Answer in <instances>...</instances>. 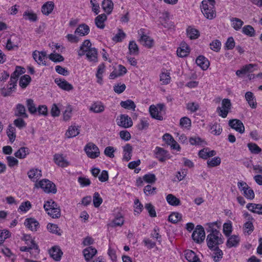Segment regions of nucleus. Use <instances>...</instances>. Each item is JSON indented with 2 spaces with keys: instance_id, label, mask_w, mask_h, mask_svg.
<instances>
[{
  "instance_id": "f257e3e1",
  "label": "nucleus",
  "mask_w": 262,
  "mask_h": 262,
  "mask_svg": "<svg viewBox=\"0 0 262 262\" xmlns=\"http://www.w3.org/2000/svg\"><path fill=\"white\" fill-rule=\"evenodd\" d=\"M91 46L89 40H84L80 47L78 54L82 56L86 54V58L90 61L97 62V50L95 48H91Z\"/></svg>"
},
{
  "instance_id": "f03ea898",
  "label": "nucleus",
  "mask_w": 262,
  "mask_h": 262,
  "mask_svg": "<svg viewBox=\"0 0 262 262\" xmlns=\"http://www.w3.org/2000/svg\"><path fill=\"white\" fill-rule=\"evenodd\" d=\"M209 228L210 229L207 230V232H209L210 233L207 236L206 242L208 247L212 250L218 247V245L223 244L224 241L222 238V235L219 230L212 228L210 226Z\"/></svg>"
},
{
  "instance_id": "7ed1b4c3",
  "label": "nucleus",
  "mask_w": 262,
  "mask_h": 262,
  "mask_svg": "<svg viewBox=\"0 0 262 262\" xmlns=\"http://www.w3.org/2000/svg\"><path fill=\"white\" fill-rule=\"evenodd\" d=\"M43 208L48 214L52 218L58 219L60 216V208L52 200L45 202Z\"/></svg>"
},
{
  "instance_id": "20e7f679",
  "label": "nucleus",
  "mask_w": 262,
  "mask_h": 262,
  "mask_svg": "<svg viewBox=\"0 0 262 262\" xmlns=\"http://www.w3.org/2000/svg\"><path fill=\"white\" fill-rule=\"evenodd\" d=\"M200 7L202 12L206 18L212 19L215 17L216 11L214 8V5H208L207 1L204 0L202 2Z\"/></svg>"
},
{
  "instance_id": "39448f33",
  "label": "nucleus",
  "mask_w": 262,
  "mask_h": 262,
  "mask_svg": "<svg viewBox=\"0 0 262 262\" xmlns=\"http://www.w3.org/2000/svg\"><path fill=\"white\" fill-rule=\"evenodd\" d=\"M231 107V103L229 99H224L222 101V107H217L216 112L219 115L223 118L227 117Z\"/></svg>"
},
{
  "instance_id": "423d86ee",
  "label": "nucleus",
  "mask_w": 262,
  "mask_h": 262,
  "mask_svg": "<svg viewBox=\"0 0 262 262\" xmlns=\"http://www.w3.org/2000/svg\"><path fill=\"white\" fill-rule=\"evenodd\" d=\"M191 236L195 243L199 244L203 242L205 237L204 228L201 225H197Z\"/></svg>"
},
{
  "instance_id": "0eeeda50",
  "label": "nucleus",
  "mask_w": 262,
  "mask_h": 262,
  "mask_svg": "<svg viewBox=\"0 0 262 262\" xmlns=\"http://www.w3.org/2000/svg\"><path fill=\"white\" fill-rule=\"evenodd\" d=\"M39 185L46 192L55 193L57 191L55 185L48 180L44 179L40 181Z\"/></svg>"
},
{
  "instance_id": "6e6552de",
  "label": "nucleus",
  "mask_w": 262,
  "mask_h": 262,
  "mask_svg": "<svg viewBox=\"0 0 262 262\" xmlns=\"http://www.w3.org/2000/svg\"><path fill=\"white\" fill-rule=\"evenodd\" d=\"M117 124L121 127L128 128L133 125V121L128 115H121L117 119Z\"/></svg>"
},
{
  "instance_id": "1a4fd4ad",
  "label": "nucleus",
  "mask_w": 262,
  "mask_h": 262,
  "mask_svg": "<svg viewBox=\"0 0 262 262\" xmlns=\"http://www.w3.org/2000/svg\"><path fill=\"white\" fill-rule=\"evenodd\" d=\"M229 125L233 129L240 134H243L245 131V127L243 122L236 119H231L229 121Z\"/></svg>"
},
{
  "instance_id": "9d476101",
  "label": "nucleus",
  "mask_w": 262,
  "mask_h": 262,
  "mask_svg": "<svg viewBox=\"0 0 262 262\" xmlns=\"http://www.w3.org/2000/svg\"><path fill=\"white\" fill-rule=\"evenodd\" d=\"M33 57L34 59L39 64L43 66L46 65V59H47V54L45 51H35L33 53Z\"/></svg>"
},
{
  "instance_id": "9b49d317",
  "label": "nucleus",
  "mask_w": 262,
  "mask_h": 262,
  "mask_svg": "<svg viewBox=\"0 0 262 262\" xmlns=\"http://www.w3.org/2000/svg\"><path fill=\"white\" fill-rule=\"evenodd\" d=\"M156 157L158 159L160 162H164L166 159L169 158L168 151L163 148L156 147L155 150Z\"/></svg>"
},
{
  "instance_id": "f8f14e48",
  "label": "nucleus",
  "mask_w": 262,
  "mask_h": 262,
  "mask_svg": "<svg viewBox=\"0 0 262 262\" xmlns=\"http://www.w3.org/2000/svg\"><path fill=\"white\" fill-rule=\"evenodd\" d=\"M97 146L93 143H89L85 146L84 150L89 157L95 158L98 156L97 152L96 151Z\"/></svg>"
},
{
  "instance_id": "ddd939ff",
  "label": "nucleus",
  "mask_w": 262,
  "mask_h": 262,
  "mask_svg": "<svg viewBox=\"0 0 262 262\" xmlns=\"http://www.w3.org/2000/svg\"><path fill=\"white\" fill-rule=\"evenodd\" d=\"M49 254L54 260L59 261L63 253L59 247L54 246L49 250Z\"/></svg>"
},
{
  "instance_id": "4468645a",
  "label": "nucleus",
  "mask_w": 262,
  "mask_h": 262,
  "mask_svg": "<svg viewBox=\"0 0 262 262\" xmlns=\"http://www.w3.org/2000/svg\"><path fill=\"white\" fill-rule=\"evenodd\" d=\"M55 82L59 88L66 91H70L73 88L72 84L63 79L56 78Z\"/></svg>"
},
{
  "instance_id": "2eb2a0df",
  "label": "nucleus",
  "mask_w": 262,
  "mask_h": 262,
  "mask_svg": "<svg viewBox=\"0 0 262 262\" xmlns=\"http://www.w3.org/2000/svg\"><path fill=\"white\" fill-rule=\"evenodd\" d=\"M195 62L196 64L203 70H207L209 66V62L208 60L204 56L202 55L199 56L197 57Z\"/></svg>"
},
{
  "instance_id": "dca6fc26",
  "label": "nucleus",
  "mask_w": 262,
  "mask_h": 262,
  "mask_svg": "<svg viewBox=\"0 0 262 262\" xmlns=\"http://www.w3.org/2000/svg\"><path fill=\"white\" fill-rule=\"evenodd\" d=\"M14 115L15 116L24 118H27L28 117V115L26 113V110L25 106L20 103H18L16 105Z\"/></svg>"
},
{
  "instance_id": "f3484780",
  "label": "nucleus",
  "mask_w": 262,
  "mask_h": 262,
  "mask_svg": "<svg viewBox=\"0 0 262 262\" xmlns=\"http://www.w3.org/2000/svg\"><path fill=\"white\" fill-rule=\"evenodd\" d=\"M25 225L32 231H36L39 228V223L33 218L27 219L25 220Z\"/></svg>"
},
{
  "instance_id": "a211bd4d",
  "label": "nucleus",
  "mask_w": 262,
  "mask_h": 262,
  "mask_svg": "<svg viewBox=\"0 0 262 262\" xmlns=\"http://www.w3.org/2000/svg\"><path fill=\"white\" fill-rule=\"evenodd\" d=\"M189 51L188 46L186 43H182L177 49V53L178 56L184 57L188 55Z\"/></svg>"
},
{
  "instance_id": "6ab92c4d",
  "label": "nucleus",
  "mask_w": 262,
  "mask_h": 262,
  "mask_svg": "<svg viewBox=\"0 0 262 262\" xmlns=\"http://www.w3.org/2000/svg\"><path fill=\"white\" fill-rule=\"evenodd\" d=\"M55 7L54 3L52 1H48L43 4L41 7V12L46 15H49L53 10Z\"/></svg>"
},
{
  "instance_id": "aec40b11",
  "label": "nucleus",
  "mask_w": 262,
  "mask_h": 262,
  "mask_svg": "<svg viewBox=\"0 0 262 262\" xmlns=\"http://www.w3.org/2000/svg\"><path fill=\"white\" fill-rule=\"evenodd\" d=\"M216 154V151L214 150H210L208 148H204L199 151V156L202 159H207L215 156Z\"/></svg>"
},
{
  "instance_id": "412c9836",
  "label": "nucleus",
  "mask_w": 262,
  "mask_h": 262,
  "mask_svg": "<svg viewBox=\"0 0 262 262\" xmlns=\"http://www.w3.org/2000/svg\"><path fill=\"white\" fill-rule=\"evenodd\" d=\"M54 162L58 166L62 167H65L69 165V162H68L62 155L56 154L54 157Z\"/></svg>"
},
{
  "instance_id": "4be33fe9",
  "label": "nucleus",
  "mask_w": 262,
  "mask_h": 262,
  "mask_svg": "<svg viewBox=\"0 0 262 262\" xmlns=\"http://www.w3.org/2000/svg\"><path fill=\"white\" fill-rule=\"evenodd\" d=\"M185 256L188 262H201L199 258L192 250H187L185 253Z\"/></svg>"
},
{
  "instance_id": "5701e85b",
  "label": "nucleus",
  "mask_w": 262,
  "mask_h": 262,
  "mask_svg": "<svg viewBox=\"0 0 262 262\" xmlns=\"http://www.w3.org/2000/svg\"><path fill=\"white\" fill-rule=\"evenodd\" d=\"M79 134L78 127L76 126H70L67 130L65 136L68 138H71L76 137Z\"/></svg>"
},
{
  "instance_id": "b1692460",
  "label": "nucleus",
  "mask_w": 262,
  "mask_h": 262,
  "mask_svg": "<svg viewBox=\"0 0 262 262\" xmlns=\"http://www.w3.org/2000/svg\"><path fill=\"white\" fill-rule=\"evenodd\" d=\"M246 207L249 211L253 213L262 214V204L248 203L246 205Z\"/></svg>"
},
{
  "instance_id": "393cba45",
  "label": "nucleus",
  "mask_w": 262,
  "mask_h": 262,
  "mask_svg": "<svg viewBox=\"0 0 262 262\" xmlns=\"http://www.w3.org/2000/svg\"><path fill=\"white\" fill-rule=\"evenodd\" d=\"M245 99L248 102L249 106L252 108L256 107L257 103L255 101V98L253 94L251 92H247L245 94Z\"/></svg>"
},
{
  "instance_id": "a878e982",
  "label": "nucleus",
  "mask_w": 262,
  "mask_h": 262,
  "mask_svg": "<svg viewBox=\"0 0 262 262\" xmlns=\"http://www.w3.org/2000/svg\"><path fill=\"white\" fill-rule=\"evenodd\" d=\"M133 148L129 144H126L123 147V160L125 161H128L132 156Z\"/></svg>"
},
{
  "instance_id": "bb28decb",
  "label": "nucleus",
  "mask_w": 262,
  "mask_h": 262,
  "mask_svg": "<svg viewBox=\"0 0 262 262\" xmlns=\"http://www.w3.org/2000/svg\"><path fill=\"white\" fill-rule=\"evenodd\" d=\"M83 253L85 260L88 261L95 255L97 250L92 247H89L83 250Z\"/></svg>"
},
{
  "instance_id": "cd10ccee",
  "label": "nucleus",
  "mask_w": 262,
  "mask_h": 262,
  "mask_svg": "<svg viewBox=\"0 0 262 262\" xmlns=\"http://www.w3.org/2000/svg\"><path fill=\"white\" fill-rule=\"evenodd\" d=\"M239 240L238 236L233 235L228 239L226 243V246L229 248L233 247H236L239 244Z\"/></svg>"
},
{
  "instance_id": "c85d7f7f",
  "label": "nucleus",
  "mask_w": 262,
  "mask_h": 262,
  "mask_svg": "<svg viewBox=\"0 0 262 262\" xmlns=\"http://www.w3.org/2000/svg\"><path fill=\"white\" fill-rule=\"evenodd\" d=\"M29 178L33 181H37L41 177V171L37 169H32L28 172Z\"/></svg>"
},
{
  "instance_id": "c756f323",
  "label": "nucleus",
  "mask_w": 262,
  "mask_h": 262,
  "mask_svg": "<svg viewBox=\"0 0 262 262\" xmlns=\"http://www.w3.org/2000/svg\"><path fill=\"white\" fill-rule=\"evenodd\" d=\"M149 112L152 118L158 120H163V116L159 114L160 112L158 111V108H157L156 106L154 105H150L149 107Z\"/></svg>"
},
{
  "instance_id": "7c9ffc66",
  "label": "nucleus",
  "mask_w": 262,
  "mask_h": 262,
  "mask_svg": "<svg viewBox=\"0 0 262 262\" xmlns=\"http://www.w3.org/2000/svg\"><path fill=\"white\" fill-rule=\"evenodd\" d=\"M114 4L111 0H103L102 3V7L107 14H110L113 9Z\"/></svg>"
},
{
  "instance_id": "2f4dec72",
  "label": "nucleus",
  "mask_w": 262,
  "mask_h": 262,
  "mask_svg": "<svg viewBox=\"0 0 262 262\" xmlns=\"http://www.w3.org/2000/svg\"><path fill=\"white\" fill-rule=\"evenodd\" d=\"M140 41L143 46L148 48H150L153 46V40L146 35H142L140 39Z\"/></svg>"
},
{
  "instance_id": "473e14b6",
  "label": "nucleus",
  "mask_w": 262,
  "mask_h": 262,
  "mask_svg": "<svg viewBox=\"0 0 262 262\" xmlns=\"http://www.w3.org/2000/svg\"><path fill=\"white\" fill-rule=\"evenodd\" d=\"M212 250L214 251L212 254V258L215 262H219L223 258V251L219 249V247L213 248Z\"/></svg>"
},
{
  "instance_id": "72a5a7b5",
  "label": "nucleus",
  "mask_w": 262,
  "mask_h": 262,
  "mask_svg": "<svg viewBox=\"0 0 262 262\" xmlns=\"http://www.w3.org/2000/svg\"><path fill=\"white\" fill-rule=\"evenodd\" d=\"M166 201L171 206H177L181 204L180 200L172 194L167 195Z\"/></svg>"
},
{
  "instance_id": "f704fd0d",
  "label": "nucleus",
  "mask_w": 262,
  "mask_h": 262,
  "mask_svg": "<svg viewBox=\"0 0 262 262\" xmlns=\"http://www.w3.org/2000/svg\"><path fill=\"white\" fill-rule=\"evenodd\" d=\"M230 21L232 23V26L236 31L240 30L244 24L243 20L236 17L231 18Z\"/></svg>"
},
{
  "instance_id": "c9c22d12",
  "label": "nucleus",
  "mask_w": 262,
  "mask_h": 262,
  "mask_svg": "<svg viewBox=\"0 0 262 262\" xmlns=\"http://www.w3.org/2000/svg\"><path fill=\"white\" fill-rule=\"evenodd\" d=\"M89 27L86 25H80L75 30V33L80 36H84L89 32Z\"/></svg>"
},
{
  "instance_id": "e433bc0d",
  "label": "nucleus",
  "mask_w": 262,
  "mask_h": 262,
  "mask_svg": "<svg viewBox=\"0 0 262 262\" xmlns=\"http://www.w3.org/2000/svg\"><path fill=\"white\" fill-rule=\"evenodd\" d=\"M120 105L125 109L132 110L133 111H135L136 107L134 102L130 99L121 101L120 102Z\"/></svg>"
},
{
  "instance_id": "4c0bfd02",
  "label": "nucleus",
  "mask_w": 262,
  "mask_h": 262,
  "mask_svg": "<svg viewBox=\"0 0 262 262\" xmlns=\"http://www.w3.org/2000/svg\"><path fill=\"white\" fill-rule=\"evenodd\" d=\"M29 154V150L27 147H21L14 154V155L18 158L24 159Z\"/></svg>"
},
{
  "instance_id": "58836bf2",
  "label": "nucleus",
  "mask_w": 262,
  "mask_h": 262,
  "mask_svg": "<svg viewBox=\"0 0 262 262\" xmlns=\"http://www.w3.org/2000/svg\"><path fill=\"white\" fill-rule=\"evenodd\" d=\"M211 133L215 135H219L221 134L222 128L221 125L217 123L209 124Z\"/></svg>"
},
{
  "instance_id": "ea45409f",
  "label": "nucleus",
  "mask_w": 262,
  "mask_h": 262,
  "mask_svg": "<svg viewBox=\"0 0 262 262\" xmlns=\"http://www.w3.org/2000/svg\"><path fill=\"white\" fill-rule=\"evenodd\" d=\"M187 36L191 39H196L200 36L199 31L194 28L188 27L187 29Z\"/></svg>"
},
{
  "instance_id": "a19ab883",
  "label": "nucleus",
  "mask_w": 262,
  "mask_h": 262,
  "mask_svg": "<svg viewBox=\"0 0 262 262\" xmlns=\"http://www.w3.org/2000/svg\"><path fill=\"white\" fill-rule=\"evenodd\" d=\"M7 135L11 143H13L16 137L15 128L11 125H9L7 128Z\"/></svg>"
},
{
  "instance_id": "79ce46f5",
  "label": "nucleus",
  "mask_w": 262,
  "mask_h": 262,
  "mask_svg": "<svg viewBox=\"0 0 262 262\" xmlns=\"http://www.w3.org/2000/svg\"><path fill=\"white\" fill-rule=\"evenodd\" d=\"M26 105L30 114H34L37 112V108L32 99H28L26 100Z\"/></svg>"
},
{
  "instance_id": "37998d69",
  "label": "nucleus",
  "mask_w": 262,
  "mask_h": 262,
  "mask_svg": "<svg viewBox=\"0 0 262 262\" xmlns=\"http://www.w3.org/2000/svg\"><path fill=\"white\" fill-rule=\"evenodd\" d=\"M31 80V78L29 75H25L23 76L19 80V86L23 89L26 88L30 82Z\"/></svg>"
},
{
  "instance_id": "c03bdc74",
  "label": "nucleus",
  "mask_w": 262,
  "mask_h": 262,
  "mask_svg": "<svg viewBox=\"0 0 262 262\" xmlns=\"http://www.w3.org/2000/svg\"><path fill=\"white\" fill-rule=\"evenodd\" d=\"M242 32L250 37L254 36L255 34L254 28L250 25L245 26L242 29Z\"/></svg>"
},
{
  "instance_id": "a18cd8bd",
  "label": "nucleus",
  "mask_w": 262,
  "mask_h": 262,
  "mask_svg": "<svg viewBox=\"0 0 262 262\" xmlns=\"http://www.w3.org/2000/svg\"><path fill=\"white\" fill-rule=\"evenodd\" d=\"M182 214L178 212H172L168 217L169 222L176 224L182 219Z\"/></svg>"
},
{
  "instance_id": "49530a36",
  "label": "nucleus",
  "mask_w": 262,
  "mask_h": 262,
  "mask_svg": "<svg viewBox=\"0 0 262 262\" xmlns=\"http://www.w3.org/2000/svg\"><path fill=\"white\" fill-rule=\"evenodd\" d=\"M31 206L30 202L28 201L23 202L19 206L18 211L19 212H26L31 208Z\"/></svg>"
},
{
  "instance_id": "de8ad7c7",
  "label": "nucleus",
  "mask_w": 262,
  "mask_h": 262,
  "mask_svg": "<svg viewBox=\"0 0 262 262\" xmlns=\"http://www.w3.org/2000/svg\"><path fill=\"white\" fill-rule=\"evenodd\" d=\"M128 49L130 54L138 55L139 54V48L134 41H130L128 46Z\"/></svg>"
},
{
  "instance_id": "09e8293b",
  "label": "nucleus",
  "mask_w": 262,
  "mask_h": 262,
  "mask_svg": "<svg viewBox=\"0 0 262 262\" xmlns=\"http://www.w3.org/2000/svg\"><path fill=\"white\" fill-rule=\"evenodd\" d=\"M221 162V158L219 157H216L208 160L207 163L208 167H213L219 165Z\"/></svg>"
},
{
  "instance_id": "8fccbe9b",
  "label": "nucleus",
  "mask_w": 262,
  "mask_h": 262,
  "mask_svg": "<svg viewBox=\"0 0 262 262\" xmlns=\"http://www.w3.org/2000/svg\"><path fill=\"white\" fill-rule=\"evenodd\" d=\"M17 37L15 35L11 36V37L8 39L6 45V48L8 50H11L15 47H17V43L14 42L15 39Z\"/></svg>"
},
{
  "instance_id": "3c124183",
  "label": "nucleus",
  "mask_w": 262,
  "mask_h": 262,
  "mask_svg": "<svg viewBox=\"0 0 262 262\" xmlns=\"http://www.w3.org/2000/svg\"><path fill=\"white\" fill-rule=\"evenodd\" d=\"M247 146L249 150L253 154H258L261 151V149L255 143H249Z\"/></svg>"
},
{
  "instance_id": "603ef678",
  "label": "nucleus",
  "mask_w": 262,
  "mask_h": 262,
  "mask_svg": "<svg viewBox=\"0 0 262 262\" xmlns=\"http://www.w3.org/2000/svg\"><path fill=\"white\" fill-rule=\"evenodd\" d=\"M23 17L25 19H28L31 21H35L37 19V16L35 13L28 11L24 13Z\"/></svg>"
},
{
  "instance_id": "864d4df0",
  "label": "nucleus",
  "mask_w": 262,
  "mask_h": 262,
  "mask_svg": "<svg viewBox=\"0 0 262 262\" xmlns=\"http://www.w3.org/2000/svg\"><path fill=\"white\" fill-rule=\"evenodd\" d=\"M125 36V33L122 30L119 29L118 32L113 37L112 39L116 42H121Z\"/></svg>"
},
{
  "instance_id": "5fc2aeb1",
  "label": "nucleus",
  "mask_w": 262,
  "mask_h": 262,
  "mask_svg": "<svg viewBox=\"0 0 262 262\" xmlns=\"http://www.w3.org/2000/svg\"><path fill=\"white\" fill-rule=\"evenodd\" d=\"M145 208L148 211L150 216L154 217L157 216L155 207L151 203L145 204Z\"/></svg>"
},
{
  "instance_id": "6e6d98bb",
  "label": "nucleus",
  "mask_w": 262,
  "mask_h": 262,
  "mask_svg": "<svg viewBox=\"0 0 262 262\" xmlns=\"http://www.w3.org/2000/svg\"><path fill=\"white\" fill-rule=\"evenodd\" d=\"M232 231V227L231 222L224 223L223 225V232L226 236H229Z\"/></svg>"
},
{
  "instance_id": "4d7b16f0",
  "label": "nucleus",
  "mask_w": 262,
  "mask_h": 262,
  "mask_svg": "<svg viewBox=\"0 0 262 262\" xmlns=\"http://www.w3.org/2000/svg\"><path fill=\"white\" fill-rule=\"evenodd\" d=\"M49 58L50 60L55 62L63 61L64 60L63 57L57 53H51L49 55Z\"/></svg>"
},
{
  "instance_id": "13d9d810",
  "label": "nucleus",
  "mask_w": 262,
  "mask_h": 262,
  "mask_svg": "<svg viewBox=\"0 0 262 262\" xmlns=\"http://www.w3.org/2000/svg\"><path fill=\"white\" fill-rule=\"evenodd\" d=\"M257 65L256 64H248L243 66V69L244 72V74H247V73H252L254 71V68H256Z\"/></svg>"
},
{
  "instance_id": "bf43d9fd",
  "label": "nucleus",
  "mask_w": 262,
  "mask_h": 262,
  "mask_svg": "<svg viewBox=\"0 0 262 262\" xmlns=\"http://www.w3.org/2000/svg\"><path fill=\"white\" fill-rule=\"evenodd\" d=\"M210 48L214 51L219 52L221 49V42L220 40L216 39L212 41L210 43Z\"/></svg>"
},
{
  "instance_id": "052dcab7",
  "label": "nucleus",
  "mask_w": 262,
  "mask_h": 262,
  "mask_svg": "<svg viewBox=\"0 0 262 262\" xmlns=\"http://www.w3.org/2000/svg\"><path fill=\"white\" fill-rule=\"evenodd\" d=\"M143 180L148 183H154L156 181V176L153 173H148L145 174L143 177Z\"/></svg>"
},
{
  "instance_id": "680f3d73",
  "label": "nucleus",
  "mask_w": 262,
  "mask_h": 262,
  "mask_svg": "<svg viewBox=\"0 0 262 262\" xmlns=\"http://www.w3.org/2000/svg\"><path fill=\"white\" fill-rule=\"evenodd\" d=\"M244 230L245 233H247L248 234H251L254 230V226L252 223L250 221L246 222L244 225Z\"/></svg>"
},
{
  "instance_id": "e2e57ef3",
  "label": "nucleus",
  "mask_w": 262,
  "mask_h": 262,
  "mask_svg": "<svg viewBox=\"0 0 262 262\" xmlns=\"http://www.w3.org/2000/svg\"><path fill=\"white\" fill-rule=\"evenodd\" d=\"M48 230L53 233L57 234L58 235H60V233L58 232L59 229L57 225L49 223L47 225Z\"/></svg>"
},
{
  "instance_id": "0e129e2a",
  "label": "nucleus",
  "mask_w": 262,
  "mask_h": 262,
  "mask_svg": "<svg viewBox=\"0 0 262 262\" xmlns=\"http://www.w3.org/2000/svg\"><path fill=\"white\" fill-rule=\"evenodd\" d=\"M180 124L181 126L188 128L191 126V120L189 118L184 117L180 119Z\"/></svg>"
},
{
  "instance_id": "69168bd1",
  "label": "nucleus",
  "mask_w": 262,
  "mask_h": 262,
  "mask_svg": "<svg viewBox=\"0 0 262 262\" xmlns=\"http://www.w3.org/2000/svg\"><path fill=\"white\" fill-rule=\"evenodd\" d=\"M235 41L232 37H229L225 43V49L227 50H232L235 47Z\"/></svg>"
},
{
  "instance_id": "338daca9",
  "label": "nucleus",
  "mask_w": 262,
  "mask_h": 262,
  "mask_svg": "<svg viewBox=\"0 0 262 262\" xmlns=\"http://www.w3.org/2000/svg\"><path fill=\"white\" fill-rule=\"evenodd\" d=\"M187 108L191 112H195L199 108V105L195 102H189L187 104Z\"/></svg>"
},
{
  "instance_id": "774afa93",
  "label": "nucleus",
  "mask_w": 262,
  "mask_h": 262,
  "mask_svg": "<svg viewBox=\"0 0 262 262\" xmlns=\"http://www.w3.org/2000/svg\"><path fill=\"white\" fill-rule=\"evenodd\" d=\"M115 150L113 146H107L106 147L104 151V155L109 157V158H114V152Z\"/></svg>"
}]
</instances>
